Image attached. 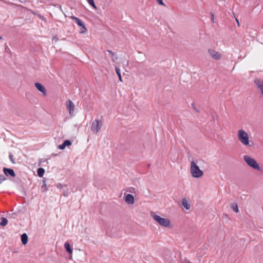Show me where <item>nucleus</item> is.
I'll return each instance as SVG.
<instances>
[{"label":"nucleus","mask_w":263,"mask_h":263,"mask_svg":"<svg viewBox=\"0 0 263 263\" xmlns=\"http://www.w3.org/2000/svg\"><path fill=\"white\" fill-rule=\"evenodd\" d=\"M151 216L153 219L158 223L160 226L165 228H171L172 225L170 220L167 218H162L156 215L154 212H151Z\"/></svg>","instance_id":"nucleus-1"},{"label":"nucleus","mask_w":263,"mask_h":263,"mask_svg":"<svg viewBox=\"0 0 263 263\" xmlns=\"http://www.w3.org/2000/svg\"><path fill=\"white\" fill-rule=\"evenodd\" d=\"M190 171L193 177L195 178H200L203 175V171L199 168L193 160L191 162Z\"/></svg>","instance_id":"nucleus-2"},{"label":"nucleus","mask_w":263,"mask_h":263,"mask_svg":"<svg viewBox=\"0 0 263 263\" xmlns=\"http://www.w3.org/2000/svg\"><path fill=\"white\" fill-rule=\"evenodd\" d=\"M237 137L240 142L245 145H249V135L247 132L243 129H240L238 131Z\"/></svg>","instance_id":"nucleus-3"},{"label":"nucleus","mask_w":263,"mask_h":263,"mask_svg":"<svg viewBox=\"0 0 263 263\" xmlns=\"http://www.w3.org/2000/svg\"><path fill=\"white\" fill-rule=\"evenodd\" d=\"M243 159L245 162L250 167L254 170L259 171L260 170L259 164L256 161L248 155L243 156Z\"/></svg>","instance_id":"nucleus-4"},{"label":"nucleus","mask_w":263,"mask_h":263,"mask_svg":"<svg viewBox=\"0 0 263 263\" xmlns=\"http://www.w3.org/2000/svg\"><path fill=\"white\" fill-rule=\"evenodd\" d=\"M72 19L74 21L75 23L80 27L82 28L81 30L80 31L81 33H85L87 29L85 26V25L83 22L82 20H81L80 18L76 17V16H72Z\"/></svg>","instance_id":"nucleus-5"},{"label":"nucleus","mask_w":263,"mask_h":263,"mask_svg":"<svg viewBox=\"0 0 263 263\" xmlns=\"http://www.w3.org/2000/svg\"><path fill=\"white\" fill-rule=\"evenodd\" d=\"M102 122L100 120H95L92 123L91 130L94 133H98L101 128Z\"/></svg>","instance_id":"nucleus-6"},{"label":"nucleus","mask_w":263,"mask_h":263,"mask_svg":"<svg viewBox=\"0 0 263 263\" xmlns=\"http://www.w3.org/2000/svg\"><path fill=\"white\" fill-rule=\"evenodd\" d=\"M208 53L213 59L216 60H219L221 59L222 57V55L219 52L216 51L212 49H209Z\"/></svg>","instance_id":"nucleus-7"},{"label":"nucleus","mask_w":263,"mask_h":263,"mask_svg":"<svg viewBox=\"0 0 263 263\" xmlns=\"http://www.w3.org/2000/svg\"><path fill=\"white\" fill-rule=\"evenodd\" d=\"M66 105L67 108L69 110V115L72 116L73 115L75 107L74 103L71 100H69L66 102Z\"/></svg>","instance_id":"nucleus-8"},{"label":"nucleus","mask_w":263,"mask_h":263,"mask_svg":"<svg viewBox=\"0 0 263 263\" xmlns=\"http://www.w3.org/2000/svg\"><path fill=\"white\" fill-rule=\"evenodd\" d=\"M3 171L4 174L7 177H15L16 176V174H15L14 170L12 168L4 167L3 169Z\"/></svg>","instance_id":"nucleus-9"},{"label":"nucleus","mask_w":263,"mask_h":263,"mask_svg":"<svg viewBox=\"0 0 263 263\" xmlns=\"http://www.w3.org/2000/svg\"><path fill=\"white\" fill-rule=\"evenodd\" d=\"M35 86L36 88V89L41 92L44 96L46 95V91L45 87L40 83L36 82L35 83Z\"/></svg>","instance_id":"nucleus-10"},{"label":"nucleus","mask_w":263,"mask_h":263,"mask_svg":"<svg viewBox=\"0 0 263 263\" xmlns=\"http://www.w3.org/2000/svg\"><path fill=\"white\" fill-rule=\"evenodd\" d=\"M125 202L128 204H133L134 203V197L131 194H127L124 198Z\"/></svg>","instance_id":"nucleus-11"},{"label":"nucleus","mask_w":263,"mask_h":263,"mask_svg":"<svg viewBox=\"0 0 263 263\" xmlns=\"http://www.w3.org/2000/svg\"><path fill=\"white\" fill-rule=\"evenodd\" d=\"M254 83L260 90L261 93L263 95V81L259 79H255Z\"/></svg>","instance_id":"nucleus-12"},{"label":"nucleus","mask_w":263,"mask_h":263,"mask_svg":"<svg viewBox=\"0 0 263 263\" xmlns=\"http://www.w3.org/2000/svg\"><path fill=\"white\" fill-rule=\"evenodd\" d=\"M105 57L106 59L109 60L111 59L113 62L114 61V52L111 51V50H107L104 52Z\"/></svg>","instance_id":"nucleus-13"},{"label":"nucleus","mask_w":263,"mask_h":263,"mask_svg":"<svg viewBox=\"0 0 263 263\" xmlns=\"http://www.w3.org/2000/svg\"><path fill=\"white\" fill-rule=\"evenodd\" d=\"M21 241L23 245H25L28 241V237L26 233H23L21 236Z\"/></svg>","instance_id":"nucleus-14"},{"label":"nucleus","mask_w":263,"mask_h":263,"mask_svg":"<svg viewBox=\"0 0 263 263\" xmlns=\"http://www.w3.org/2000/svg\"><path fill=\"white\" fill-rule=\"evenodd\" d=\"M64 247L66 251L71 256L72 253V249L71 248L70 245L68 241L65 242Z\"/></svg>","instance_id":"nucleus-15"},{"label":"nucleus","mask_w":263,"mask_h":263,"mask_svg":"<svg viewBox=\"0 0 263 263\" xmlns=\"http://www.w3.org/2000/svg\"><path fill=\"white\" fill-rule=\"evenodd\" d=\"M182 204L184 206V208L186 210H189L191 208L190 203L185 198H183L182 199Z\"/></svg>","instance_id":"nucleus-16"},{"label":"nucleus","mask_w":263,"mask_h":263,"mask_svg":"<svg viewBox=\"0 0 263 263\" xmlns=\"http://www.w3.org/2000/svg\"><path fill=\"white\" fill-rule=\"evenodd\" d=\"M45 173V170L42 167H39L37 170V174L39 177H42Z\"/></svg>","instance_id":"nucleus-17"},{"label":"nucleus","mask_w":263,"mask_h":263,"mask_svg":"<svg viewBox=\"0 0 263 263\" xmlns=\"http://www.w3.org/2000/svg\"><path fill=\"white\" fill-rule=\"evenodd\" d=\"M43 184L41 186V191L43 192H45L47 191V185L46 184V180L44 178L43 179Z\"/></svg>","instance_id":"nucleus-18"},{"label":"nucleus","mask_w":263,"mask_h":263,"mask_svg":"<svg viewBox=\"0 0 263 263\" xmlns=\"http://www.w3.org/2000/svg\"><path fill=\"white\" fill-rule=\"evenodd\" d=\"M8 223V220L6 218L2 217V221L0 222V226L2 227L6 226Z\"/></svg>","instance_id":"nucleus-19"},{"label":"nucleus","mask_w":263,"mask_h":263,"mask_svg":"<svg viewBox=\"0 0 263 263\" xmlns=\"http://www.w3.org/2000/svg\"><path fill=\"white\" fill-rule=\"evenodd\" d=\"M69 193L70 192L67 188V186L63 189V195L64 196L67 197Z\"/></svg>","instance_id":"nucleus-20"},{"label":"nucleus","mask_w":263,"mask_h":263,"mask_svg":"<svg viewBox=\"0 0 263 263\" xmlns=\"http://www.w3.org/2000/svg\"><path fill=\"white\" fill-rule=\"evenodd\" d=\"M231 208L236 213L239 212L238 205L236 203H233L232 204Z\"/></svg>","instance_id":"nucleus-21"},{"label":"nucleus","mask_w":263,"mask_h":263,"mask_svg":"<svg viewBox=\"0 0 263 263\" xmlns=\"http://www.w3.org/2000/svg\"><path fill=\"white\" fill-rule=\"evenodd\" d=\"M88 3H89V4L93 8H94L95 9H97V7L95 5V3L94 2V1L93 0H87Z\"/></svg>","instance_id":"nucleus-22"},{"label":"nucleus","mask_w":263,"mask_h":263,"mask_svg":"<svg viewBox=\"0 0 263 263\" xmlns=\"http://www.w3.org/2000/svg\"><path fill=\"white\" fill-rule=\"evenodd\" d=\"M63 144H64V145L65 146H69L72 144V142H71V141H70L69 140H66L64 141Z\"/></svg>","instance_id":"nucleus-23"},{"label":"nucleus","mask_w":263,"mask_h":263,"mask_svg":"<svg viewBox=\"0 0 263 263\" xmlns=\"http://www.w3.org/2000/svg\"><path fill=\"white\" fill-rule=\"evenodd\" d=\"M116 74L118 75L119 77V79L121 82H122L121 74L120 72V69L118 68H116Z\"/></svg>","instance_id":"nucleus-24"},{"label":"nucleus","mask_w":263,"mask_h":263,"mask_svg":"<svg viewBox=\"0 0 263 263\" xmlns=\"http://www.w3.org/2000/svg\"><path fill=\"white\" fill-rule=\"evenodd\" d=\"M126 192H128L132 193H135L136 189L134 187H129L126 189Z\"/></svg>","instance_id":"nucleus-25"},{"label":"nucleus","mask_w":263,"mask_h":263,"mask_svg":"<svg viewBox=\"0 0 263 263\" xmlns=\"http://www.w3.org/2000/svg\"><path fill=\"white\" fill-rule=\"evenodd\" d=\"M57 187L58 188V189H63L64 187H67V185H63L61 183H58L57 184Z\"/></svg>","instance_id":"nucleus-26"},{"label":"nucleus","mask_w":263,"mask_h":263,"mask_svg":"<svg viewBox=\"0 0 263 263\" xmlns=\"http://www.w3.org/2000/svg\"><path fill=\"white\" fill-rule=\"evenodd\" d=\"M9 159H10V160L11 162L13 164L15 163V161H14V159H13V155H12V154H9Z\"/></svg>","instance_id":"nucleus-27"},{"label":"nucleus","mask_w":263,"mask_h":263,"mask_svg":"<svg viewBox=\"0 0 263 263\" xmlns=\"http://www.w3.org/2000/svg\"><path fill=\"white\" fill-rule=\"evenodd\" d=\"M5 180H6V177L3 175H0V184Z\"/></svg>","instance_id":"nucleus-28"},{"label":"nucleus","mask_w":263,"mask_h":263,"mask_svg":"<svg viewBox=\"0 0 263 263\" xmlns=\"http://www.w3.org/2000/svg\"><path fill=\"white\" fill-rule=\"evenodd\" d=\"M66 146L64 145L63 143L58 146V148L61 150L64 149Z\"/></svg>","instance_id":"nucleus-29"},{"label":"nucleus","mask_w":263,"mask_h":263,"mask_svg":"<svg viewBox=\"0 0 263 263\" xmlns=\"http://www.w3.org/2000/svg\"><path fill=\"white\" fill-rule=\"evenodd\" d=\"M156 1L159 5L165 6V4L163 3L162 0H156Z\"/></svg>","instance_id":"nucleus-30"},{"label":"nucleus","mask_w":263,"mask_h":263,"mask_svg":"<svg viewBox=\"0 0 263 263\" xmlns=\"http://www.w3.org/2000/svg\"><path fill=\"white\" fill-rule=\"evenodd\" d=\"M192 105L193 106V109L196 111V112H199V110L196 107V106L194 105V104L193 103L192 104Z\"/></svg>","instance_id":"nucleus-31"},{"label":"nucleus","mask_w":263,"mask_h":263,"mask_svg":"<svg viewBox=\"0 0 263 263\" xmlns=\"http://www.w3.org/2000/svg\"><path fill=\"white\" fill-rule=\"evenodd\" d=\"M211 20H212V21L213 22H214V14L213 13H211Z\"/></svg>","instance_id":"nucleus-32"},{"label":"nucleus","mask_w":263,"mask_h":263,"mask_svg":"<svg viewBox=\"0 0 263 263\" xmlns=\"http://www.w3.org/2000/svg\"><path fill=\"white\" fill-rule=\"evenodd\" d=\"M39 17H40L41 20H44V21L45 20V17H44L43 16H41V15H39Z\"/></svg>","instance_id":"nucleus-33"},{"label":"nucleus","mask_w":263,"mask_h":263,"mask_svg":"<svg viewBox=\"0 0 263 263\" xmlns=\"http://www.w3.org/2000/svg\"><path fill=\"white\" fill-rule=\"evenodd\" d=\"M235 20H236V22L237 23L238 25L239 26V21L238 20V19L235 17Z\"/></svg>","instance_id":"nucleus-34"},{"label":"nucleus","mask_w":263,"mask_h":263,"mask_svg":"<svg viewBox=\"0 0 263 263\" xmlns=\"http://www.w3.org/2000/svg\"><path fill=\"white\" fill-rule=\"evenodd\" d=\"M53 40H55V41H57L58 40V38L57 36H54L53 37Z\"/></svg>","instance_id":"nucleus-35"},{"label":"nucleus","mask_w":263,"mask_h":263,"mask_svg":"<svg viewBox=\"0 0 263 263\" xmlns=\"http://www.w3.org/2000/svg\"><path fill=\"white\" fill-rule=\"evenodd\" d=\"M3 38L1 36H0V40H2Z\"/></svg>","instance_id":"nucleus-36"},{"label":"nucleus","mask_w":263,"mask_h":263,"mask_svg":"<svg viewBox=\"0 0 263 263\" xmlns=\"http://www.w3.org/2000/svg\"><path fill=\"white\" fill-rule=\"evenodd\" d=\"M106 234H108V231H106Z\"/></svg>","instance_id":"nucleus-37"}]
</instances>
